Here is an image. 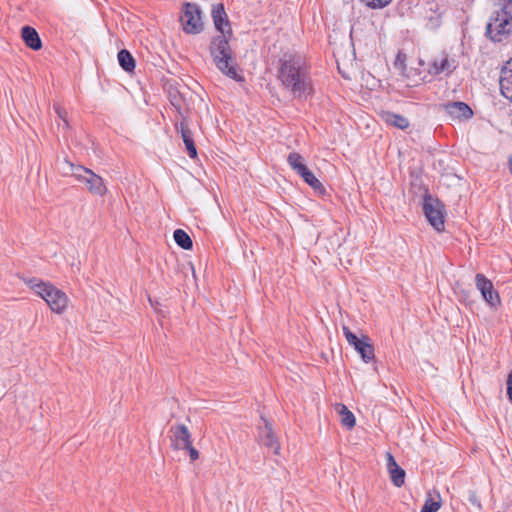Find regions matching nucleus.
<instances>
[{
  "instance_id": "4be33fe9",
  "label": "nucleus",
  "mask_w": 512,
  "mask_h": 512,
  "mask_svg": "<svg viewBox=\"0 0 512 512\" xmlns=\"http://www.w3.org/2000/svg\"><path fill=\"white\" fill-rule=\"evenodd\" d=\"M337 411L341 416V424L348 429H352L355 426V417L351 411L345 405H338Z\"/></svg>"
},
{
  "instance_id": "58836bf2",
  "label": "nucleus",
  "mask_w": 512,
  "mask_h": 512,
  "mask_svg": "<svg viewBox=\"0 0 512 512\" xmlns=\"http://www.w3.org/2000/svg\"><path fill=\"white\" fill-rule=\"evenodd\" d=\"M510 169L512 171V158L509 159Z\"/></svg>"
},
{
  "instance_id": "412c9836",
  "label": "nucleus",
  "mask_w": 512,
  "mask_h": 512,
  "mask_svg": "<svg viewBox=\"0 0 512 512\" xmlns=\"http://www.w3.org/2000/svg\"><path fill=\"white\" fill-rule=\"evenodd\" d=\"M309 186H311L315 191L320 193L324 192V186L322 183L316 178V176L306 167L304 171L298 174Z\"/></svg>"
},
{
  "instance_id": "39448f33",
  "label": "nucleus",
  "mask_w": 512,
  "mask_h": 512,
  "mask_svg": "<svg viewBox=\"0 0 512 512\" xmlns=\"http://www.w3.org/2000/svg\"><path fill=\"white\" fill-rule=\"evenodd\" d=\"M447 66H395L397 74L403 77L406 86H417L431 81L432 77L445 71Z\"/></svg>"
},
{
  "instance_id": "2f4dec72",
  "label": "nucleus",
  "mask_w": 512,
  "mask_h": 512,
  "mask_svg": "<svg viewBox=\"0 0 512 512\" xmlns=\"http://www.w3.org/2000/svg\"><path fill=\"white\" fill-rule=\"evenodd\" d=\"M183 450L188 451L191 461H195L199 458V452L192 446V443L189 447H184Z\"/></svg>"
},
{
  "instance_id": "cd10ccee",
  "label": "nucleus",
  "mask_w": 512,
  "mask_h": 512,
  "mask_svg": "<svg viewBox=\"0 0 512 512\" xmlns=\"http://www.w3.org/2000/svg\"><path fill=\"white\" fill-rule=\"evenodd\" d=\"M360 2L370 9H383L388 6L392 0H360Z\"/></svg>"
},
{
  "instance_id": "6ab92c4d",
  "label": "nucleus",
  "mask_w": 512,
  "mask_h": 512,
  "mask_svg": "<svg viewBox=\"0 0 512 512\" xmlns=\"http://www.w3.org/2000/svg\"><path fill=\"white\" fill-rule=\"evenodd\" d=\"M354 348L361 355L364 362L368 363L374 358V347L368 336H362Z\"/></svg>"
},
{
  "instance_id": "c756f323",
  "label": "nucleus",
  "mask_w": 512,
  "mask_h": 512,
  "mask_svg": "<svg viewBox=\"0 0 512 512\" xmlns=\"http://www.w3.org/2000/svg\"><path fill=\"white\" fill-rule=\"evenodd\" d=\"M343 334L347 340V342L351 345V346H355L361 338H358L354 333H352L350 331V329L346 326L343 327Z\"/></svg>"
},
{
  "instance_id": "2eb2a0df",
  "label": "nucleus",
  "mask_w": 512,
  "mask_h": 512,
  "mask_svg": "<svg viewBox=\"0 0 512 512\" xmlns=\"http://www.w3.org/2000/svg\"><path fill=\"white\" fill-rule=\"evenodd\" d=\"M387 468L392 483L396 487H401L405 480V471L396 463L391 453H387Z\"/></svg>"
},
{
  "instance_id": "e433bc0d",
  "label": "nucleus",
  "mask_w": 512,
  "mask_h": 512,
  "mask_svg": "<svg viewBox=\"0 0 512 512\" xmlns=\"http://www.w3.org/2000/svg\"><path fill=\"white\" fill-rule=\"evenodd\" d=\"M440 64H442V65L449 64V61L447 58H445V59L441 60Z\"/></svg>"
},
{
  "instance_id": "7c9ffc66",
  "label": "nucleus",
  "mask_w": 512,
  "mask_h": 512,
  "mask_svg": "<svg viewBox=\"0 0 512 512\" xmlns=\"http://www.w3.org/2000/svg\"><path fill=\"white\" fill-rule=\"evenodd\" d=\"M54 110L57 113L59 119L62 120L64 127H68V121L66 118V111L60 107L58 104L54 105Z\"/></svg>"
},
{
  "instance_id": "ddd939ff",
  "label": "nucleus",
  "mask_w": 512,
  "mask_h": 512,
  "mask_svg": "<svg viewBox=\"0 0 512 512\" xmlns=\"http://www.w3.org/2000/svg\"><path fill=\"white\" fill-rule=\"evenodd\" d=\"M443 108L451 119H470L473 116L472 109L464 102H449Z\"/></svg>"
},
{
  "instance_id": "b1692460",
  "label": "nucleus",
  "mask_w": 512,
  "mask_h": 512,
  "mask_svg": "<svg viewBox=\"0 0 512 512\" xmlns=\"http://www.w3.org/2000/svg\"><path fill=\"white\" fill-rule=\"evenodd\" d=\"M174 240L178 246L185 250H189L193 246L192 239L190 236L182 229H177L174 231Z\"/></svg>"
},
{
  "instance_id": "9b49d317",
  "label": "nucleus",
  "mask_w": 512,
  "mask_h": 512,
  "mask_svg": "<svg viewBox=\"0 0 512 512\" xmlns=\"http://www.w3.org/2000/svg\"><path fill=\"white\" fill-rule=\"evenodd\" d=\"M212 18L215 25V28L222 34L231 35V27L230 22L228 20L227 14L225 12L224 5L222 3H218L212 7Z\"/></svg>"
},
{
  "instance_id": "c85d7f7f",
  "label": "nucleus",
  "mask_w": 512,
  "mask_h": 512,
  "mask_svg": "<svg viewBox=\"0 0 512 512\" xmlns=\"http://www.w3.org/2000/svg\"><path fill=\"white\" fill-rule=\"evenodd\" d=\"M117 59L118 64H135V59L126 49H122L117 53Z\"/></svg>"
},
{
  "instance_id": "473e14b6",
  "label": "nucleus",
  "mask_w": 512,
  "mask_h": 512,
  "mask_svg": "<svg viewBox=\"0 0 512 512\" xmlns=\"http://www.w3.org/2000/svg\"><path fill=\"white\" fill-rule=\"evenodd\" d=\"M507 395L509 400L512 402V371L508 374L507 378Z\"/></svg>"
},
{
  "instance_id": "4468645a",
  "label": "nucleus",
  "mask_w": 512,
  "mask_h": 512,
  "mask_svg": "<svg viewBox=\"0 0 512 512\" xmlns=\"http://www.w3.org/2000/svg\"><path fill=\"white\" fill-rule=\"evenodd\" d=\"M176 129L178 132H180L182 140L186 146L188 155L190 158L194 159L197 157V150L195 147V143L193 140V134L191 130L188 128L187 119L186 117H182L179 125L176 124Z\"/></svg>"
},
{
  "instance_id": "72a5a7b5",
  "label": "nucleus",
  "mask_w": 512,
  "mask_h": 512,
  "mask_svg": "<svg viewBox=\"0 0 512 512\" xmlns=\"http://www.w3.org/2000/svg\"><path fill=\"white\" fill-rule=\"evenodd\" d=\"M406 61V55L402 52H398L394 64H404Z\"/></svg>"
},
{
  "instance_id": "f3484780",
  "label": "nucleus",
  "mask_w": 512,
  "mask_h": 512,
  "mask_svg": "<svg viewBox=\"0 0 512 512\" xmlns=\"http://www.w3.org/2000/svg\"><path fill=\"white\" fill-rule=\"evenodd\" d=\"M379 116L387 125L401 130L407 129L410 125L409 120L406 117L390 111H381Z\"/></svg>"
},
{
  "instance_id": "a878e982",
  "label": "nucleus",
  "mask_w": 512,
  "mask_h": 512,
  "mask_svg": "<svg viewBox=\"0 0 512 512\" xmlns=\"http://www.w3.org/2000/svg\"><path fill=\"white\" fill-rule=\"evenodd\" d=\"M437 499H434L429 494V497L425 500V503L421 509V512H437L441 507L440 495L436 494Z\"/></svg>"
},
{
  "instance_id": "f257e3e1",
  "label": "nucleus",
  "mask_w": 512,
  "mask_h": 512,
  "mask_svg": "<svg viewBox=\"0 0 512 512\" xmlns=\"http://www.w3.org/2000/svg\"><path fill=\"white\" fill-rule=\"evenodd\" d=\"M486 27V34L493 42H503L512 35V0H498Z\"/></svg>"
},
{
  "instance_id": "393cba45",
  "label": "nucleus",
  "mask_w": 512,
  "mask_h": 512,
  "mask_svg": "<svg viewBox=\"0 0 512 512\" xmlns=\"http://www.w3.org/2000/svg\"><path fill=\"white\" fill-rule=\"evenodd\" d=\"M219 70L227 77L242 82L244 77L242 76L241 66H217Z\"/></svg>"
},
{
  "instance_id": "0eeeda50",
  "label": "nucleus",
  "mask_w": 512,
  "mask_h": 512,
  "mask_svg": "<svg viewBox=\"0 0 512 512\" xmlns=\"http://www.w3.org/2000/svg\"><path fill=\"white\" fill-rule=\"evenodd\" d=\"M181 23L186 33H200L203 30V22L199 6L193 3H185Z\"/></svg>"
},
{
  "instance_id": "9d476101",
  "label": "nucleus",
  "mask_w": 512,
  "mask_h": 512,
  "mask_svg": "<svg viewBox=\"0 0 512 512\" xmlns=\"http://www.w3.org/2000/svg\"><path fill=\"white\" fill-rule=\"evenodd\" d=\"M171 436V446L176 450L184 449V447H189L192 443L191 433L186 425L177 424L170 428Z\"/></svg>"
},
{
  "instance_id": "6e6552de",
  "label": "nucleus",
  "mask_w": 512,
  "mask_h": 512,
  "mask_svg": "<svg viewBox=\"0 0 512 512\" xmlns=\"http://www.w3.org/2000/svg\"><path fill=\"white\" fill-rule=\"evenodd\" d=\"M227 34L215 37L211 43L210 50L217 64H229L233 60L232 50L227 39Z\"/></svg>"
},
{
  "instance_id": "20e7f679",
  "label": "nucleus",
  "mask_w": 512,
  "mask_h": 512,
  "mask_svg": "<svg viewBox=\"0 0 512 512\" xmlns=\"http://www.w3.org/2000/svg\"><path fill=\"white\" fill-rule=\"evenodd\" d=\"M25 282L37 295L45 300L53 312L60 314L66 309L68 297L63 291L37 278H30Z\"/></svg>"
},
{
  "instance_id": "dca6fc26",
  "label": "nucleus",
  "mask_w": 512,
  "mask_h": 512,
  "mask_svg": "<svg viewBox=\"0 0 512 512\" xmlns=\"http://www.w3.org/2000/svg\"><path fill=\"white\" fill-rule=\"evenodd\" d=\"M499 84L502 95L512 102V68L502 66Z\"/></svg>"
},
{
  "instance_id": "a211bd4d",
  "label": "nucleus",
  "mask_w": 512,
  "mask_h": 512,
  "mask_svg": "<svg viewBox=\"0 0 512 512\" xmlns=\"http://www.w3.org/2000/svg\"><path fill=\"white\" fill-rule=\"evenodd\" d=\"M21 36L23 41L29 48L33 50H38L41 48V39L39 37L38 32L33 27L24 26L22 28Z\"/></svg>"
},
{
  "instance_id": "c9c22d12",
  "label": "nucleus",
  "mask_w": 512,
  "mask_h": 512,
  "mask_svg": "<svg viewBox=\"0 0 512 512\" xmlns=\"http://www.w3.org/2000/svg\"><path fill=\"white\" fill-rule=\"evenodd\" d=\"M122 69L128 73V74H133L134 73V69L136 66H121Z\"/></svg>"
},
{
  "instance_id": "bb28decb",
  "label": "nucleus",
  "mask_w": 512,
  "mask_h": 512,
  "mask_svg": "<svg viewBox=\"0 0 512 512\" xmlns=\"http://www.w3.org/2000/svg\"><path fill=\"white\" fill-rule=\"evenodd\" d=\"M337 70L343 78L348 80L356 77L358 73V69L355 66H337Z\"/></svg>"
},
{
  "instance_id": "5701e85b",
  "label": "nucleus",
  "mask_w": 512,
  "mask_h": 512,
  "mask_svg": "<svg viewBox=\"0 0 512 512\" xmlns=\"http://www.w3.org/2000/svg\"><path fill=\"white\" fill-rule=\"evenodd\" d=\"M289 166L297 173L300 174L306 168L303 157L297 152H291L287 157Z\"/></svg>"
},
{
  "instance_id": "1a4fd4ad",
  "label": "nucleus",
  "mask_w": 512,
  "mask_h": 512,
  "mask_svg": "<svg viewBox=\"0 0 512 512\" xmlns=\"http://www.w3.org/2000/svg\"><path fill=\"white\" fill-rule=\"evenodd\" d=\"M476 287L480 291L484 300L492 307L500 305V296L494 289L493 283L486 278L483 274H476L475 276Z\"/></svg>"
},
{
  "instance_id": "7ed1b4c3",
  "label": "nucleus",
  "mask_w": 512,
  "mask_h": 512,
  "mask_svg": "<svg viewBox=\"0 0 512 512\" xmlns=\"http://www.w3.org/2000/svg\"><path fill=\"white\" fill-rule=\"evenodd\" d=\"M278 77L282 85L295 97H306L310 93V80L302 66H280Z\"/></svg>"
},
{
  "instance_id": "f03ea898",
  "label": "nucleus",
  "mask_w": 512,
  "mask_h": 512,
  "mask_svg": "<svg viewBox=\"0 0 512 512\" xmlns=\"http://www.w3.org/2000/svg\"><path fill=\"white\" fill-rule=\"evenodd\" d=\"M58 166L63 176L74 177L78 182L83 183L91 194L104 196L107 193L103 179L92 170L82 165L74 164L67 159L60 161Z\"/></svg>"
},
{
  "instance_id": "f704fd0d",
  "label": "nucleus",
  "mask_w": 512,
  "mask_h": 512,
  "mask_svg": "<svg viewBox=\"0 0 512 512\" xmlns=\"http://www.w3.org/2000/svg\"><path fill=\"white\" fill-rule=\"evenodd\" d=\"M279 64H283V65H286V64H300V61L299 60L296 61L294 59H290V60L281 59Z\"/></svg>"
},
{
  "instance_id": "4c0bfd02",
  "label": "nucleus",
  "mask_w": 512,
  "mask_h": 512,
  "mask_svg": "<svg viewBox=\"0 0 512 512\" xmlns=\"http://www.w3.org/2000/svg\"><path fill=\"white\" fill-rule=\"evenodd\" d=\"M505 64H512V57L505 62Z\"/></svg>"
},
{
  "instance_id": "aec40b11",
  "label": "nucleus",
  "mask_w": 512,
  "mask_h": 512,
  "mask_svg": "<svg viewBox=\"0 0 512 512\" xmlns=\"http://www.w3.org/2000/svg\"><path fill=\"white\" fill-rule=\"evenodd\" d=\"M166 90H167L168 99H169L171 105L175 108V110L181 116V118L185 117L183 114V108H182V103L184 101L182 94L172 84L167 86Z\"/></svg>"
},
{
  "instance_id": "f8f14e48",
  "label": "nucleus",
  "mask_w": 512,
  "mask_h": 512,
  "mask_svg": "<svg viewBox=\"0 0 512 512\" xmlns=\"http://www.w3.org/2000/svg\"><path fill=\"white\" fill-rule=\"evenodd\" d=\"M264 425L259 427V440L262 445L271 449L274 454H278L280 450V445L273 433V430L268 423V421L262 418Z\"/></svg>"
},
{
  "instance_id": "423d86ee",
  "label": "nucleus",
  "mask_w": 512,
  "mask_h": 512,
  "mask_svg": "<svg viewBox=\"0 0 512 512\" xmlns=\"http://www.w3.org/2000/svg\"><path fill=\"white\" fill-rule=\"evenodd\" d=\"M423 212L429 224L441 232L445 228L443 205L438 199L426 195L423 201Z\"/></svg>"
}]
</instances>
